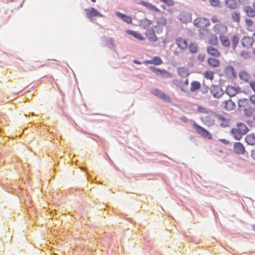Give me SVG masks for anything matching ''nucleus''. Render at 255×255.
I'll return each mask as SVG.
<instances>
[{"label": "nucleus", "instance_id": "obj_56", "mask_svg": "<svg viewBox=\"0 0 255 255\" xmlns=\"http://www.w3.org/2000/svg\"><path fill=\"white\" fill-rule=\"evenodd\" d=\"M222 141L225 143H226V140L224 139H222Z\"/></svg>", "mask_w": 255, "mask_h": 255}, {"label": "nucleus", "instance_id": "obj_29", "mask_svg": "<svg viewBox=\"0 0 255 255\" xmlns=\"http://www.w3.org/2000/svg\"><path fill=\"white\" fill-rule=\"evenodd\" d=\"M103 40L107 45H109L110 48H112L114 47V44L113 38L105 36L103 37Z\"/></svg>", "mask_w": 255, "mask_h": 255}, {"label": "nucleus", "instance_id": "obj_22", "mask_svg": "<svg viewBox=\"0 0 255 255\" xmlns=\"http://www.w3.org/2000/svg\"><path fill=\"white\" fill-rule=\"evenodd\" d=\"M208 64L213 67H218L220 66V61L217 59L213 58H209L208 59Z\"/></svg>", "mask_w": 255, "mask_h": 255}, {"label": "nucleus", "instance_id": "obj_13", "mask_svg": "<svg viewBox=\"0 0 255 255\" xmlns=\"http://www.w3.org/2000/svg\"><path fill=\"white\" fill-rule=\"evenodd\" d=\"M218 121L220 122V126L223 128H226L229 126L230 122L229 120L222 115L217 114L216 115Z\"/></svg>", "mask_w": 255, "mask_h": 255}, {"label": "nucleus", "instance_id": "obj_30", "mask_svg": "<svg viewBox=\"0 0 255 255\" xmlns=\"http://www.w3.org/2000/svg\"><path fill=\"white\" fill-rule=\"evenodd\" d=\"M226 4L227 7L231 9H235L237 6V4L235 0H226Z\"/></svg>", "mask_w": 255, "mask_h": 255}, {"label": "nucleus", "instance_id": "obj_31", "mask_svg": "<svg viewBox=\"0 0 255 255\" xmlns=\"http://www.w3.org/2000/svg\"><path fill=\"white\" fill-rule=\"evenodd\" d=\"M201 84L200 82L198 81H193L191 83L190 91L191 92H195V91L200 89Z\"/></svg>", "mask_w": 255, "mask_h": 255}, {"label": "nucleus", "instance_id": "obj_32", "mask_svg": "<svg viewBox=\"0 0 255 255\" xmlns=\"http://www.w3.org/2000/svg\"><path fill=\"white\" fill-rule=\"evenodd\" d=\"M189 50L191 53H196L198 51V45L196 43H190Z\"/></svg>", "mask_w": 255, "mask_h": 255}, {"label": "nucleus", "instance_id": "obj_63", "mask_svg": "<svg viewBox=\"0 0 255 255\" xmlns=\"http://www.w3.org/2000/svg\"><path fill=\"white\" fill-rule=\"evenodd\" d=\"M186 83H188V80H186Z\"/></svg>", "mask_w": 255, "mask_h": 255}, {"label": "nucleus", "instance_id": "obj_25", "mask_svg": "<svg viewBox=\"0 0 255 255\" xmlns=\"http://www.w3.org/2000/svg\"><path fill=\"white\" fill-rule=\"evenodd\" d=\"M201 119L202 122L208 126H211L214 123V120L210 116H204Z\"/></svg>", "mask_w": 255, "mask_h": 255}, {"label": "nucleus", "instance_id": "obj_11", "mask_svg": "<svg viewBox=\"0 0 255 255\" xmlns=\"http://www.w3.org/2000/svg\"><path fill=\"white\" fill-rule=\"evenodd\" d=\"M225 74L229 77L236 78L237 73L235 68L231 65L226 66L224 70Z\"/></svg>", "mask_w": 255, "mask_h": 255}, {"label": "nucleus", "instance_id": "obj_3", "mask_svg": "<svg viewBox=\"0 0 255 255\" xmlns=\"http://www.w3.org/2000/svg\"><path fill=\"white\" fill-rule=\"evenodd\" d=\"M210 90L211 94L215 98H219L224 94L223 90L219 85H212Z\"/></svg>", "mask_w": 255, "mask_h": 255}, {"label": "nucleus", "instance_id": "obj_55", "mask_svg": "<svg viewBox=\"0 0 255 255\" xmlns=\"http://www.w3.org/2000/svg\"><path fill=\"white\" fill-rule=\"evenodd\" d=\"M253 8L254 9V10L255 11V2L253 3Z\"/></svg>", "mask_w": 255, "mask_h": 255}, {"label": "nucleus", "instance_id": "obj_48", "mask_svg": "<svg viewBox=\"0 0 255 255\" xmlns=\"http://www.w3.org/2000/svg\"><path fill=\"white\" fill-rule=\"evenodd\" d=\"M208 91V87H205L202 89V92L203 94H206Z\"/></svg>", "mask_w": 255, "mask_h": 255}, {"label": "nucleus", "instance_id": "obj_43", "mask_svg": "<svg viewBox=\"0 0 255 255\" xmlns=\"http://www.w3.org/2000/svg\"><path fill=\"white\" fill-rule=\"evenodd\" d=\"M245 22L246 25L249 27H251L254 24L253 21L249 18H246Z\"/></svg>", "mask_w": 255, "mask_h": 255}, {"label": "nucleus", "instance_id": "obj_28", "mask_svg": "<svg viewBox=\"0 0 255 255\" xmlns=\"http://www.w3.org/2000/svg\"><path fill=\"white\" fill-rule=\"evenodd\" d=\"M220 40L222 44L225 46L228 47L230 45V41L229 39L226 36L221 35L220 36Z\"/></svg>", "mask_w": 255, "mask_h": 255}, {"label": "nucleus", "instance_id": "obj_8", "mask_svg": "<svg viewBox=\"0 0 255 255\" xmlns=\"http://www.w3.org/2000/svg\"><path fill=\"white\" fill-rule=\"evenodd\" d=\"M254 40L250 36H245L241 40V43L243 47L250 48L252 46Z\"/></svg>", "mask_w": 255, "mask_h": 255}, {"label": "nucleus", "instance_id": "obj_10", "mask_svg": "<svg viewBox=\"0 0 255 255\" xmlns=\"http://www.w3.org/2000/svg\"><path fill=\"white\" fill-rule=\"evenodd\" d=\"M175 43L181 50H185L188 47L187 41L182 37H177L176 38Z\"/></svg>", "mask_w": 255, "mask_h": 255}, {"label": "nucleus", "instance_id": "obj_20", "mask_svg": "<svg viewBox=\"0 0 255 255\" xmlns=\"http://www.w3.org/2000/svg\"><path fill=\"white\" fill-rule=\"evenodd\" d=\"M237 127L240 130V132L243 134H246L249 131L248 127L244 123H239L237 125Z\"/></svg>", "mask_w": 255, "mask_h": 255}, {"label": "nucleus", "instance_id": "obj_36", "mask_svg": "<svg viewBox=\"0 0 255 255\" xmlns=\"http://www.w3.org/2000/svg\"><path fill=\"white\" fill-rule=\"evenodd\" d=\"M232 18L233 20L238 23L240 21V14L237 12H234L232 13Z\"/></svg>", "mask_w": 255, "mask_h": 255}, {"label": "nucleus", "instance_id": "obj_62", "mask_svg": "<svg viewBox=\"0 0 255 255\" xmlns=\"http://www.w3.org/2000/svg\"><path fill=\"white\" fill-rule=\"evenodd\" d=\"M174 54H177V52H174Z\"/></svg>", "mask_w": 255, "mask_h": 255}, {"label": "nucleus", "instance_id": "obj_40", "mask_svg": "<svg viewBox=\"0 0 255 255\" xmlns=\"http://www.w3.org/2000/svg\"><path fill=\"white\" fill-rule=\"evenodd\" d=\"M239 77L241 79L247 80L249 78V75L245 71H241L239 73Z\"/></svg>", "mask_w": 255, "mask_h": 255}, {"label": "nucleus", "instance_id": "obj_14", "mask_svg": "<svg viewBox=\"0 0 255 255\" xmlns=\"http://www.w3.org/2000/svg\"><path fill=\"white\" fill-rule=\"evenodd\" d=\"M163 61L161 58L158 56H155L153 57V58L151 60H145L144 63L145 64H154L155 65H159L162 64Z\"/></svg>", "mask_w": 255, "mask_h": 255}, {"label": "nucleus", "instance_id": "obj_53", "mask_svg": "<svg viewBox=\"0 0 255 255\" xmlns=\"http://www.w3.org/2000/svg\"><path fill=\"white\" fill-rule=\"evenodd\" d=\"M252 228L254 231H255V224H253L252 225Z\"/></svg>", "mask_w": 255, "mask_h": 255}, {"label": "nucleus", "instance_id": "obj_37", "mask_svg": "<svg viewBox=\"0 0 255 255\" xmlns=\"http://www.w3.org/2000/svg\"><path fill=\"white\" fill-rule=\"evenodd\" d=\"M209 43L213 45H216L218 44V39L216 35H212L209 39Z\"/></svg>", "mask_w": 255, "mask_h": 255}, {"label": "nucleus", "instance_id": "obj_27", "mask_svg": "<svg viewBox=\"0 0 255 255\" xmlns=\"http://www.w3.org/2000/svg\"><path fill=\"white\" fill-rule=\"evenodd\" d=\"M127 32L140 40H143L144 39V37L140 33L136 31L128 30H127Z\"/></svg>", "mask_w": 255, "mask_h": 255}, {"label": "nucleus", "instance_id": "obj_24", "mask_svg": "<svg viewBox=\"0 0 255 255\" xmlns=\"http://www.w3.org/2000/svg\"><path fill=\"white\" fill-rule=\"evenodd\" d=\"M238 93L236 89L232 86H228L226 90V93L230 97H232L236 95Z\"/></svg>", "mask_w": 255, "mask_h": 255}, {"label": "nucleus", "instance_id": "obj_42", "mask_svg": "<svg viewBox=\"0 0 255 255\" xmlns=\"http://www.w3.org/2000/svg\"><path fill=\"white\" fill-rule=\"evenodd\" d=\"M142 21L145 26H148L152 23L151 20L148 19L147 18H144Z\"/></svg>", "mask_w": 255, "mask_h": 255}, {"label": "nucleus", "instance_id": "obj_54", "mask_svg": "<svg viewBox=\"0 0 255 255\" xmlns=\"http://www.w3.org/2000/svg\"><path fill=\"white\" fill-rule=\"evenodd\" d=\"M182 121H184V122H186L187 121V119L185 118V117H183L182 118Z\"/></svg>", "mask_w": 255, "mask_h": 255}, {"label": "nucleus", "instance_id": "obj_2", "mask_svg": "<svg viewBox=\"0 0 255 255\" xmlns=\"http://www.w3.org/2000/svg\"><path fill=\"white\" fill-rule=\"evenodd\" d=\"M85 11L87 17L90 20H92V18L95 16L99 17H104V15L100 13L94 7L86 8Z\"/></svg>", "mask_w": 255, "mask_h": 255}, {"label": "nucleus", "instance_id": "obj_1", "mask_svg": "<svg viewBox=\"0 0 255 255\" xmlns=\"http://www.w3.org/2000/svg\"><path fill=\"white\" fill-rule=\"evenodd\" d=\"M193 127L195 129L196 131H197V132L201 136H202L203 137L209 139L212 138V134H211V133L204 128L198 125L195 123L194 124Z\"/></svg>", "mask_w": 255, "mask_h": 255}, {"label": "nucleus", "instance_id": "obj_15", "mask_svg": "<svg viewBox=\"0 0 255 255\" xmlns=\"http://www.w3.org/2000/svg\"><path fill=\"white\" fill-rule=\"evenodd\" d=\"M222 105L224 108L228 111L233 110L236 106L234 103L231 99L224 101L223 102Z\"/></svg>", "mask_w": 255, "mask_h": 255}, {"label": "nucleus", "instance_id": "obj_50", "mask_svg": "<svg viewBox=\"0 0 255 255\" xmlns=\"http://www.w3.org/2000/svg\"><path fill=\"white\" fill-rule=\"evenodd\" d=\"M211 20L213 22L215 23L219 21L218 19L216 16H213L211 18Z\"/></svg>", "mask_w": 255, "mask_h": 255}, {"label": "nucleus", "instance_id": "obj_9", "mask_svg": "<svg viewBox=\"0 0 255 255\" xmlns=\"http://www.w3.org/2000/svg\"><path fill=\"white\" fill-rule=\"evenodd\" d=\"M152 93L155 96L160 98L166 102L170 101V98L169 97L158 89H154L152 91Z\"/></svg>", "mask_w": 255, "mask_h": 255}, {"label": "nucleus", "instance_id": "obj_57", "mask_svg": "<svg viewBox=\"0 0 255 255\" xmlns=\"http://www.w3.org/2000/svg\"><path fill=\"white\" fill-rule=\"evenodd\" d=\"M253 51L254 54L255 55V48H254Z\"/></svg>", "mask_w": 255, "mask_h": 255}, {"label": "nucleus", "instance_id": "obj_5", "mask_svg": "<svg viewBox=\"0 0 255 255\" xmlns=\"http://www.w3.org/2000/svg\"><path fill=\"white\" fill-rule=\"evenodd\" d=\"M178 18L182 23H186L190 22L192 20V14L190 12L183 11L180 13L178 16Z\"/></svg>", "mask_w": 255, "mask_h": 255}, {"label": "nucleus", "instance_id": "obj_45", "mask_svg": "<svg viewBox=\"0 0 255 255\" xmlns=\"http://www.w3.org/2000/svg\"><path fill=\"white\" fill-rule=\"evenodd\" d=\"M165 3L168 6H173L174 4V2L173 0H165Z\"/></svg>", "mask_w": 255, "mask_h": 255}, {"label": "nucleus", "instance_id": "obj_58", "mask_svg": "<svg viewBox=\"0 0 255 255\" xmlns=\"http://www.w3.org/2000/svg\"><path fill=\"white\" fill-rule=\"evenodd\" d=\"M92 2H95L96 1V0H91Z\"/></svg>", "mask_w": 255, "mask_h": 255}, {"label": "nucleus", "instance_id": "obj_35", "mask_svg": "<svg viewBox=\"0 0 255 255\" xmlns=\"http://www.w3.org/2000/svg\"><path fill=\"white\" fill-rule=\"evenodd\" d=\"M197 111L200 113L208 114L210 113L211 111L209 109L204 108L203 107L199 106L197 107Z\"/></svg>", "mask_w": 255, "mask_h": 255}, {"label": "nucleus", "instance_id": "obj_41", "mask_svg": "<svg viewBox=\"0 0 255 255\" xmlns=\"http://www.w3.org/2000/svg\"><path fill=\"white\" fill-rule=\"evenodd\" d=\"M206 54L205 53H199L197 57V59L200 62H203L205 60Z\"/></svg>", "mask_w": 255, "mask_h": 255}, {"label": "nucleus", "instance_id": "obj_33", "mask_svg": "<svg viewBox=\"0 0 255 255\" xmlns=\"http://www.w3.org/2000/svg\"><path fill=\"white\" fill-rule=\"evenodd\" d=\"M255 111V108L253 107H249L245 109L244 112L245 114L248 116L250 117L252 115L253 113Z\"/></svg>", "mask_w": 255, "mask_h": 255}, {"label": "nucleus", "instance_id": "obj_34", "mask_svg": "<svg viewBox=\"0 0 255 255\" xmlns=\"http://www.w3.org/2000/svg\"><path fill=\"white\" fill-rule=\"evenodd\" d=\"M232 47L233 49H235L238 44L239 38L237 35H234L232 38Z\"/></svg>", "mask_w": 255, "mask_h": 255}, {"label": "nucleus", "instance_id": "obj_6", "mask_svg": "<svg viewBox=\"0 0 255 255\" xmlns=\"http://www.w3.org/2000/svg\"><path fill=\"white\" fill-rule=\"evenodd\" d=\"M213 29L215 32L220 35V36L224 35V34H226L228 31L227 26L221 23L216 24L214 26Z\"/></svg>", "mask_w": 255, "mask_h": 255}, {"label": "nucleus", "instance_id": "obj_26", "mask_svg": "<svg viewBox=\"0 0 255 255\" xmlns=\"http://www.w3.org/2000/svg\"><path fill=\"white\" fill-rule=\"evenodd\" d=\"M147 32H148V34H147L148 38L150 41H153V42H155V41H157V38L156 36L155 35V34H154V31L153 28H151V29L148 30L147 31Z\"/></svg>", "mask_w": 255, "mask_h": 255}, {"label": "nucleus", "instance_id": "obj_18", "mask_svg": "<svg viewBox=\"0 0 255 255\" xmlns=\"http://www.w3.org/2000/svg\"><path fill=\"white\" fill-rule=\"evenodd\" d=\"M116 14L118 17L121 18L124 21L127 23L129 24L132 22L131 18L128 15H127L119 11L117 12Z\"/></svg>", "mask_w": 255, "mask_h": 255}, {"label": "nucleus", "instance_id": "obj_4", "mask_svg": "<svg viewBox=\"0 0 255 255\" xmlns=\"http://www.w3.org/2000/svg\"><path fill=\"white\" fill-rule=\"evenodd\" d=\"M210 21L205 17H199L194 20V24L199 28H205L210 25Z\"/></svg>", "mask_w": 255, "mask_h": 255}, {"label": "nucleus", "instance_id": "obj_7", "mask_svg": "<svg viewBox=\"0 0 255 255\" xmlns=\"http://www.w3.org/2000/svg\"><path fill=\"white\" fill-rule=\"evenodd\" d=\"M149 69L157 75H161L164 77H167L170 76L169 73L164 69H160L154 66H150Z\"/></svg>", "mask_w": 255, "mask_h": 255}, {"label": "nucleus", "instance_id": "obj_17", "mask_svg": "<svg viewBox=\"0 0 255 255\" xmlns=\"http://www.w3.org/2000/svg\"><path fill=\"white\" fill-rule=\"evenodd\" d=\"M139 4L146 7L147 8L149 9L151 11L156 12L160 11V10L158 8H157L155 6L152 5V4L148 2L145 1H140Z\"/></svg>", "mask_w": 255, "mask_h": 255}, {"label": "nucleus", "instance_id": "obj_59", "mask_svg": "<svg viewBox=\"0 0 255 255\" xmlns=\"http://www.w3.org/2000/svg\"><path fill=\"white\" fill-rule=\"evenodd\" d=\"M254 121H255V115H254Z\"/></svg>", "mask_w": 255, "mask_h": 255}, {"label": "nucleus", "instance_id": "obj_39", "mask_svg": "<svg viewBox=\"0 0 255 255\" xmlns=\"http://www.w3.org/2000/svg\"><path fill=\"white\" fill-rule=\"evenodd\" d=\"M157 23L159 25L165 26L167 23V21L165 18L160 17L157 20Z\"/></svg>", "mask_w": 255, "mask_h": 255}, {"label": "nucleus", "instance_id": "obj_60", "mask_svg": "<svg viewBox=\"0 0 255 255\" xmlns=\"http://www.w3.org/2000/svg\"><path fill=\"white\" fill-rule=\"evenodd\" d=\"M159 0L162 1L163 2H164L165 1V0Z\"/></svg>", "mask_w": 255, "mask_h": 255}, {"label": "nucleus", "instance_id": "obj_44", "mask_svg": "<svg viewBox=\"0 0 255 255\" xmlns=\"http://www.w3.org/2000/svg\"><path fill=\"white\" fill-rule=\"evenodd\" d=\"M210 4L214 6H218L220 3L218 0H209Z\"/></svg>", "mask_w": 255, "mask_h": 255}, {"label": "nucleus", "instance_id": "obj_51", "mask_svg": "<svg viewBox=\"0 0 255 255\" xmlns=\"http://www.w3.org/2000/svg\"><path fill=\"white\" fill-rule=\"evenodd\" d=\"M184 71V69L183 68H181L179 69V74H180L182 72Z\"/></svg>", "mask_w": 255, "mask_h": 255}, {"label": "nucleus", "instance_id": "obj_19", "mask_svg": "<svg viewBox=\"0 0 255 255\" xmlns=\"http://www.w3.org/2000/svg\"><path fill=\"white\" fill-rule=\"evenodd\" d=\"M207 53L216 57H218L220 56V52L215 48L212 46H208L207 48Z\"/></svg>", "mask_w": 255, "mask_h": 255}, {"label": "nucleus", "instance_id": "obj_49", "mask_svg": "<svg viewBox=\"0 0 255 255\" xmlns=\"http://www.w3.org/2000/svg\"><path fill=\"white\" fill-rule=\"evenodd\" d=\"M251 102L255 105V95H253L250 97Z\"/></svg>", "mask_w": 255, "mask_h": 255}, {"label": "nucleus", "instance_id": "obj_38", "mask_svg": "<svg viewBox=\"0 0 255 255\" xmlns=\"http://www.w3.org/2000/svg\"><path fill=\"white\" fill-rule=\"evenodd\" d=\"M204 75L205 77L207 79L212 80L214 78V72L211 71H206Z\"/></svg>", "mask_w": 255, "mask_h": 255}, {"label": "nucleus", "instance_id": "obj_21", "mask_svg": "<svg viewBox=\"0 0 255 255\" xmlns=\"http://www.w3.org/2000/svg\"><path fill=\"white\" fill-rule=\"evenodd\" d=\"M244 11L247 13L248 16L253 17L255 16L254 9L250 6H246L244 8Z\"/></svg>", "mask_w": 255, "mask_h": 255}, {"label": "nucleus", "instance_id": "obj_47", "mask_svg": "<svg viewBox=\"0 0 255 255\" xmlns=\"http://www.w3.org/2000/svg\"><path fill=\"white\" fill-rule=\"evenodd\" d=\"M251 157L255 161V148L252 150Z\"/></svg>", "mask_w": 255, "mask_h": 255}, {"label": "nucleus", "instance_id": "obj_16", "mask_svg": "<svg viewBox=\"0 0 255 255\" xmlns=\"http://www.w3.org/2000/svg\"><path fill=\"white\" fill-rule=\"evenodd\" d=\"M231 134L234 137V138L236 140H240L242 137L243 134L241 133L240 132V130L238 128H233L232 129V130L230 131Z\"/></svg>", "mask_w": 255, "mask_h": 255}, {"label": "nucleus", "instance_id": "obj_46", "mask_svg": "<svg viewBox=\"0 0 255 255\" xmlns=\"http://www.w3.org/2000/svg\"><path fill=\"white\" fill-rule=\"evenodd\" d=\"M250 85L253 90L255 92V82L252 81Z\"/></svg>", "mask_w": 255, "mask_h": 255}, {"label": "nucleus", "instance_id": "obj_23", "mask_svg": "<svg viewBox=\"0 0 255 255\" xmlns=\"http://www.w3.org/2000/svg\"><path fill=\"white\" fill-rule=\"evenodd\" d=\"M245 140L249 145L255 144V134L254 133L248 134L246 136Z\"/></svg>", "mask_w": 255, "mask_h": 255}, {"label": "nucleus", "instance_id": "obj_12", "mask_svg": "<svg viewBox=\"0 0 255 255\" xmlns=\"http://www.w3.org/2000/svg\"><path fill=\"white\" fill-rule=\"evenodd\" d=\"M234 151L238 154H244L245 152V148L241 142H235L234 144Z\"/></svg>", "mask_w": 255, "mask_h": 255}, {"label": "nucleus", "instance_id": "obj_61", "mask_svg": "<svg viewBox=\"0 0 255 255\" xmlns=\"http://www.w3.org/2000/svg\"><path fill=\"white\" fill-rule=\"evenodd\" d=\"M31 115H32V116H34V114L33 113H32L31 114Z\"/></svg>", "mask_w": 255, "mask_h": 255}, {"label": "nucleus", "instance_id": "obj_52", "mask_svg": "<svg viewBox=\"0 0 255 255\" xmlns=\"http://www.w3.org/2000/svg\"><path fill=\"white\" fill-rule=\"evenodd\" d=\"M133 62L136 64H140V62L137 60H134Z\"/></svg>", "mask_w": 255, "mask_h": 255}]
</instances>
